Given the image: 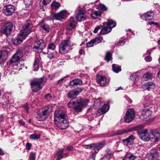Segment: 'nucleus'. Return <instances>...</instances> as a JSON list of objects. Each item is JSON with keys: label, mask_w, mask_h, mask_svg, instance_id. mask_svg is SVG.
<instances>
[{"label": "nucleus", "mask_w": 160, "mask_h": 160, "mask_svg": "<svg viewBox=\"0 0 160 160\" xmlns=\"http://www.w3.org/2000/svg\"><path fill=\"white\" fill-rule=\"evenodd\" d=\"M54 121L57 126L61 129H64L68 126L67 114L63 111H55Z\"/></svg>", "instance_id": "1"}, {"label": "nucleus", "mask_w": 160, "mask_h": 160, "mask_svg": "<svg viewBox=\"0 0 160 160\" xmlns=\"http://www.w3.org/2000/svg\"><path fill=\"white\" fill-rule=\"evenodd\" d=\"M147 132V129H142L138 132L139 137L144 142H148L151 139H153L155 142L158 141L160 138V130H153L151 135Z\"/></svg>", "instance_id": "2"}, {"label": "nucleus", "mask_w": 160, "mask_h": 160, "mask_svg": "<svg viewBox=\"0 0 160 160\" xmlns=\"http://www.w3.org/2000/svg\"><path fill=\"white\" fill-rule=\"evenodd\" d=\"M76 97L74 98L68 103V106L69 108H72L74 110H82L86 107L89 102L88 99H77Z\"/></svg>", "instance_id": "3"}, {"label": "nucleus", "mask_w": 160, "mask_h": 160, "mask_svg": "<svg viewBox=\"0 0 160 160\" xmlns=\"http://www.w3.org/2000/svg\"><path fill=\"white\" fill-rule=\"evenodd\" d=\"M103 28L102 25L96 27L93 31V33H97L98 31L102 28L100 32V34L101 35L107 34L110 32L111 31L112 28L116 26V23L115 22L110 20L106 23H103Z\"/></svg>", "instance_id": "4"}, {"label": "nucleus", "mask_w": 160, "mask_h": 160, "mask_svg": "<svg viewBox=\"0 0 160 160\" xmlns=\"http://www.w3.org/2000/svg\"><path fill=\"white\" fill-rule=\"evenodd\" d=\"M72 46L69 38L61 41L59 45V52L62 55L67 53Z\"/></svg>", "instance_id": "5"}, {"label": "nucleus", "mask_w": 160, "mask_h": 160, "mask_svg": "<svg viewBox=\"0 0 160 160\" xmlns=\"http://www.w3.org/2000/svg\"><path fill=\"white\" fill-rule=\"evenodd\" d=\"M32 25L30 23H27L23 27L22 29L20 32V35L23 38L26 37L32 32Z\"/></svg>", "instance_id": "6"}, {"label": "nucleus", "mask_w": 160, "mask_h": 160, "mask_svg": "<svg viewBox=\"0 0 160 160\" xmlns=\"http://www.w3.org/2000/svg\"><path fill=\"white\" fill-rule=\"evenodd\" d=\"M43 82V79L41 78L31 81V85L33 88V91L37 92L42 88L41 85Z\"/></svg>", "instance_id": "7"}, {"label": "nucleus", "mask_w": 160, "mask_h": 160, "mask_svg": "<svg viewBox=\"0 0 160 160\" xmlns=\"http://www.w3.org/2000/svg\"><path fill=\"white\" fill-rule=\"evenodd\" d=\"M67 12L64 10L58 13L52 14L51 15V18L52 20H57L62 21L67 16Z\"/></svg>", "instance_id": "8"}, {"label": "nucleus", "mask_w": 160, "mask_h": 160, "mask_svg": "<svg viewBox=\"0 0 160 160\" xmlns=\"http://www.w3.org/2000/svg\"><path fill=\"white\" fill-rule=\"evenodd\" d=\"M13 24L11 22H8L5 24L2 28V32L6 35L10 34L12 29Z\"/></svg>", "instance_id": "9"}, {"label": "nucleus", "mask_w": 160, "mask_h": 160, "mask_svg": "<svg viewBox=\"0 0 160 160\" xmlns=\"http://www.w3.org/2000/svg\"><path fill=\"white\" fill-rule=\"evenodd\" d=\"M49 111H39L37 118L39 121L45 120L50 114Z\"/></svg>", "instance_id": "10"}, {"label": "nucleus", "mask_w": 160, "mask_h": 160, "mask_svg": "<svg viewBox=\"0 0 160 160\" xmlns=\"http://www.w3.org/2000/svg\"><path fill=\"white\" fill-rule=\"evenodd\" d=\"M135 112L134 111H127L125 117V120L126 122L129 123L134 118Z\"/></svg>", "instance_id": "11"}, {"label": "nucleus", "mask_w": 160, "mask_h": 160, "mask_svg": "<svg viewBox=\"0 0 160 160\" xmlns=\"http://www.w3.org/2000/svg\"><path fill=\"white\" fill-rule=\"evenodd\" d=\"M15 10L14 6L9 5L4 7L3 12L5 15L9 16L12 15L14 12Z\"/></svg>", "instance_id": "12"}, {"label": "nucleus", "mask_w": 160, "mask_h": 160, "mask_svg": "<svg viewBox=\"0 0 160 160\" xmlns=\"http://www.w3.org/2000/svg\"><path fill=\"white\" fill-rule=\"evenodd\" d=\"M46 47V44L42 39L37 41L35 43L33 49H38V51H42Z\"/></svg>", "instance_id": "13"}, {"label": "nucleus", "mask_w": 160, "mask_h": 160, "mask_svg": "<svg viewBox=\"0 0 160 160\" xmlns=\"http://www.w3.org/2000/svg\"><path fill=\"white\" fill-rule=\"evenodd\" d=\"M105 141H102L100 143L93 144L92 149L94 150V151L92 152L93 154L94 153H97L99 150L102 148L105 145Z\"/></svg>", "instance_id": "14"}, {"label": "nucleus", "mask_w": 160, "mask_h": 160, "mask_svg": "<svg viewBox=\"0 0 160 160\" xmlns=\"http://www.w3.org/2000/svg\"><path fill=\"white\" fill-rule=\"evenodd\" d=\"M23 55L22 51L19 50L14 54L11 59L10 61L12 63L18 62Z\"/></svg>", "instance_id": "15"}, {"label": "nucleus", "mask_w": 160, "mask_h": 160, "mask_svg": "<svg viewBox=\"0 0 160 160\" xmlns=\"http://www.w3.org/2000/svg\"><path fill=\"white\" fill-rule=\"evenodd\" d=\"M68 24L67 25L66 29L67 30H71L73 29L76 26L77 22L75 19L73 17H71L68 21Z\"/></svg>", "instance_id": "16"}, {"label": "nucleus", "mask_w": 160, "mask_h": 160, "mask_svg": "<svg viewBox=\"0 0 160 160\" xmlns=\"http://www.w3.org/2000/svg\"><path fill=\"white\" fill-rule=\"evenodd\" d=\"M97 81L98 83H99L101 86H103L107 83L106 78L105 76L100 75L97 77Z\"/></svg>", "instance_id": "17"}, {"label": "nucleus", "mask_w": 160, "mask_h": 160, "mask_svg": "<svg viewBox=\"0 0 160 160\" xmlns=\"http://www.w3.org/2000/svg\"><path fill=\"white\" fill-rule=\"evenodd\" d=\"M76 18L77 20L79 22L84 21L86 20V17L85 11L82 10H79L76 16Z\"/></svg>", "instance_id": "18"}, {"label": "nucleus", "mask_w": 160, "mask_h": 160, "mask_svg": "<svg viewBox=\"0 0 160 160\" xmlns=\"http://www.w3.org/2000/svg\"><path fill=\"white\" fill-rule=\"evenodd\" d=\"M143 128V126L142 125H139L137 126L133 127L130 128L126 130L122 131V132L124 133H127L128 132H132L134 131H140Z\"/></svg>", "instance_id": "19"}, {"label": "nucleus", "mask_w": 160, "mask_h": 160, "mask_svg": "<svg viewBox=\"0 0 160 160\" xmlns=\"http://www.w3.org/2000/svg\"><path fill=\"white\" fill-rule=\"evenodd\" d=\"M153 13L151 12H147L141 16V18L144 20H149L153 18Z\"/></svg>", "instance_id": "20"}, {"label": "nucleus", "mask_w": 160, "mask_h": 160, "mask_svg": "<svg viewBox=\"0 0 160 160\" xmlns=\"http://www.w3.org/2000/svg\"><path fill=\"white\" fill-rule=\"evenodd\" d=\"M135 138L133 135H130L127 138L123 140V142L127 146L131 145L133 142Z\"/></svg>", "instance_id": "21"}, {"label": "nucleus", "mask_w": 160, "mask_h": 160, "mask_svg": "<svg viewBox=\"0 0 160 160\" xmlns=\"http://www.w3.org/2000/svg\"><path fill=\"white\" fill-rule=\"evenodd\" d=\"M142 87L145 90L149 91L155 87V84L152 82H149L144 84Z\"/></svg>", "instance_id": "22"}, {"label": "nucleus", "mask_w": 160, "mask_h": 160, "mask_svg": "<svg viewBox=\"0 0 160 160\" xmlns=\"http://www.w3.org/2000/svg\"><path fill=\"white\" fill-rule=\"evenodd\" d=\"M150 157L152 158V159L149 160H156L158 157L159 154L158 151L155 150H152L151 151Z\"/></svg>", "instance_id": "23"}, {"label": "nucleus", "mask_w": 160, "mask_h": 160, "mask_svg": "<svg viewBox=\"0 0 160 160\" xmlns=\"http://www.w3.org/2000/svg\"><path fill=\"white\" fill-rule=\"evenodd\" d=\"M82 84V81L78 78L73 80L69 82V84L71 86H74L78 85H81Z\"/></svg>", "instance_id": "24"}, {"label": "nucleus", "mask_w": 160, "mask_h": 160, "mask_svg": "<svg viewBox=\"0 0 160 160\" xmlns=\"http://www.w3.org/2000/svg\"><path fill=\"white\" fill-rule=\"evenodd\" d=\"M23 38L20 35V37H17L15 39H12V43L16 45H17L21 43L22 41Z\"/></svg>", "instance_id": "25"}, {"label": "nucleus", "mask_w": 160, "mask_h": 160, "mask_svg": "<svg viewBox=\"0 0 160 160\" xmlns=\"http://www.w3.org/2000/svg\"><path fill=\"white\" fill-rule=\"evenodd\" d=\"M40 58L39 56H36L33 64V67L34 69L37 70L39 68V64L40 62Z\"/></svg>", "instance_id": "26"}, {"label": "nucleus", "mask_w": 160, "mask_h": 160, "mask_svg": "<svg viewBox=\"0 0 160 160\" xmlns=\"http://www.w3.org/2000/svg\"><path fill=\"white\" fill-rule=\"evenodd\" d=\"M102 12L100 11H95L91 13V16L93 19H96L99 18L101 15Z\"/></svg>", "instance_id": "27"}, {"label": "nucleus", "mask_w": 160, "mask_h": 160, "mask_svg": "<svg viewBox=\"0 0 160 160\" xmlns=\"http://www.w3.org/2000/svg\"><path fill=\"white\" fill-rule=\"evenodd\" d=\"M152 111H142V116L144 118H148L152 114Z\"/></svg>", "instance_id": "28"}, {"label": "nucleus", "mask_w": 160, "mask_h": 160, "mask_svg": "<svg viewBox=\"0 0 160 160\" xmlns=\"http://www.w3.org/2000/svg\"><path fill=\"white\" fill-rule=\"evenodd\" d=\"M22 61H20L19 62H18L14 66V68H16L15 70L17 71H19L22 69V67H24V65L22 64Z\"/></svg>", "instance_id": "29"}, {"label": "nucleus", "mask_w": 160, "mask_h": 160, "mask_svg": "<svg viewBox=\"0 0 160 160\" xmlns=\"http://www.w3.org/2000/svg\"><path fill=\"white\" fill-rule=\"evenodd\" d=\"M63 152V149L59 150L57 153V154L55 156L58 157V158L56 160H60L63 158L62 153Z\"/></svg>", "instance_id": "30"}, {"label": "nucleus", "mask_w": 160, "mask_h": 160, "mask_svg": "<svg viewBox=\"0 0 160 160\" xmlns=\"http://www.w3.org/2000/svg\"><path fill=\"white\" fill-rule=\"evenodd\" d=\"M112 69L113 71L116 73L118 72L121 70L120 66L115 64H113L112 65Z\"/></svg>", "instance_id": "31"}, {"label": "nucleus", "mask_w": 160, "mask_h": 160, "mask_svg": "<svg viewBox=\"0 0 160 160\" xmlns=\"http://www.w3.org/2000/svg\"><path fill=\"white\" fill-rule=\"evenodd\" d=\"M8 56V53L5 50L0 51V59H5Z\"/></svg>", "instance_id": "32"}, {"label": "nucleus", "mask_w": 160, "mask_h": 160, "mask_svg": "<svg viewBox=\"0 0 160 160\" xmlns=\"http://www.w3.org/2000/svg\"><path fill=\"white\" fill-rule=\"evenodd\" d=\"M56 106V105L51 104L48 105L44 107L43 108V110H52L54 109V108Z\"/></svg>", "instance_id": "33"}, {"label": "nucleus", "mask_w": 160, "mask_h": 160, "mask_svg": "<svg viewBox=\"0 0 160 160\" xmlns=\"http://www.w3.org/2000/svg\"><path fill=\"white\" fill-rule=\"evenodd\" d=\"M2 107L4 110L11 109V105L8 101L4 102L2 105Z\"/></svg>", "instance_id": "34"}, {"label": "nucleus", "mask_w": 160, "mask_h": 160, "mask_svg": "<svg viewBox=\"0 0 160 160\" xmlns=\"http://www.w3.org/2000/svg\"><path fill=\"white\" fill-rule=\"evenodd\" d=\"M60 4L56 2H53L51 4L52 8L53 9H57L60 6Z\"/></svg>", "instance_id": "35"}, {"label": "nucleus", "mask_w": 160, "mask_h": 160, "mask_svg": "<svg viewBox=\"0 0 160 160\" xmlns=\"http://www.w3.org/2000/svg\"><path fill=\"white\" fill-rule=\"evenodd\" d=\"M51 1V0H42V1H41L40 2V5L41 8L42 9L43 8V6H42V7L41 8V4H42L45 6L47 5V4H49Z\"/></svg>", "instance_id": "36"}, {"label": "nucleus", "mask_w": 160, "mask_h": 160, "mask_svg": "<svg viewBox=\"0 0 160 160\" xmlns=\"http://www.w3.org/2000/svg\"><path fill=\"white\" fill-rule=\"evenodd\" d=\"M102 39V38L101 37H98L92 39L94 45L99 43Z\"/></svg>", "instance_id": "37"}, {"label": "nucleus", "mask_w": 160, "mask_h": 160, "mask_svg": "<svg viewBox=\"0 0 160 160\" xmlns=\"http://www.w3.org/2000/svg\"><path fill=\"white\" fill-rule=\"evenodd\" d=\"M40 136L39 135L36 134H33L30 135V138L32 139H38L40 138Z\"/></svg>", "instance_id": "38"}, {"label": "nucleus", "mask_w": 160, "mask_h": 160, "mask_svg": "<svg viewBox=\"0 0 160 160\" xmlns=\"http://www.w3.org/2000/svg\"><path fill=\"white\" fill-rule=\"evenodd\" d=\"M41 27L44 30L48 32L50 28L49 26L46 24H43L41 25Z\"/></svg>", "instance_id": "39"}, {"label": "nucleus", "mask_w": 160, "mask_h": 160, "mask_svg": "<svg viewBox=\"0 0 160 160\" xmlns=\"http://www.w3.org/2000/svg\"><path fill=\"white\" fill-rule=\"evenodd\" d=\"M98 8L99 10H102L103 11H105L107 10V8L103 4H100L98 7Z\"/></svg>", "instance_id": "40"}, {"label": "nucleus", "mask_w": 160, "mask_h": 160, "mask_svg": "<svg viewBox=\"0 0 160 160\" xmlns=\"http://www.w3.org/2000/svg\"><path fill=\"white\" fill-rule=\"evenodd\" d=\"M138 75H137L136 73L132 75L130 77V79L132 80L134 82H135L136 80L138 79Z\"/></svg>", "instance_id": "41"}, {"label": "nucleus", "mask_w": 160, "mask_h": 160, "mask_svg": "<svg viewBox=\"0 0 160 160\" xmlns=\"http://www.w3.org/2000/svg\"><path fill=\"white\" fill-rule=\"evenodd\" d=\"M125 156L127 157V158L129 160H133L136 158V157L131 154H128Z\"/></svg>", "instance_id": "42"}, {"label": "nucleus", "mask_w": 160, "mask_h": 160, "mask_svg": "<svg viewBox=\"0 0 160 160\" xmlns=\"http://www.w3.org/2000/svg\"><path fill=\"white\" fill-rule=\"evenodd\" d=\"M112 58L111 53L109 52H108L106 53L105 59L108 62Z\"/></svg>", "instance_id": "43"}, {"label": "nucleus", "mask_w": 160, "mask_h": 160, "mask_svg": "<svg viewBox=\"0 0 160 160\" xmlns=\"http://www.w3.org/2000/svg\"><path fill=\"white\" fill-rule=\"evenodd\" d=\"M36 153L33 152L30 153L29 155V158L30 160H35Z\"/></svg>", "instance_id": "44"}, {"label": "nucleus", "mask_w": 160, "mask_h": 160, "mask_svg": "<svg viewBox=\"0 0 160 160\" xmlns=\"http://www.w3.org/2000/svg\"><path fill=\"white\" fill-rule=\"evenodd\" d=\"M109 105L108 103L104 104L101 108V110H109Z\"/></svg>", "instance_id": "45"}, {"label": "nucleus", "mask_w": 160, "mask_h": 160, "mask_svg": "<svg viewBox=\"0 0 160 160\" xmlns=\"http://www.w3.org/2000/svg\"><path fill=\"white\" fill-rule=\"evenodd\" d=\"M143 77L146 79H150L151 78V74L149 73H147L144 74Z\"/></svg>", "instance_id": "46"}, {"label": "nucleus", "mask_w": 160, "mask_h": 160, "mask_svg": "<svg viewBox=\"0 0 160 160\" xmlns=\"http://www.w3.org/2000/svg\"><path fill=\"white\" fill-rule=\"evenodd\" d=\"M107 111H97L96 112V115L98 116H100L106 113Z\"/></svg>", "instance_id": "47"}, {"label": "nucleus", "mask_w": 160, "mask_h": 160, "mask_svg": "<svg viewBox=\"0 0 160 160\" xmlns=\"http://www.w3.org/2000/svg\"><path fill=\"white\" fill-rule=\"evenodd\" d=\"M123 134V132H122L121 131H118L117 132H115L114 133L109 136V137H112L114 136L118 135H121Z\"/></svg>", "instance_id": "48"}, {"label": "nucleus", "mask_w": 160, "mask_h": 160, "mask_svg": "<svg viewBox=\"0 0 160 160\" xmlns=\"http://www.w3.org/2000/svg\"><path fill=\"white\" fill-rule=\"evenodd\" d=\"M53 98V97L50 94H46L44 97V99H47L48 101H50Z\"/></svg>", "instance_id": "49"}, {"label": "nucleus", "mask_w": 160, "mask_h": 160, "mask_svg": "<svg viewBox=\"0 0 160 160\" xmlns=\"http://www.w3.org/2000/svg\"><path fill=\"white\" fill-rule=\"evenodd\" d=\"M24 2L27 6L31 5L32 3V0H24Z\"/></svg>", "instance_id": "50"}, {"label": "nucleus", "mask_w": 160, "mask_h": 160, "mask_svg": "<svg viewBox=\"0 0 160 160\" xmlns=\"http://www.w3.org/2000/svg\"><path fill=\"white\" fill-rule=\"evenodd\" d=\"M74 96H75V95H74L73 90H72L70 91L68 94V97L70 98H72Z\"/></svg>", "instance_id": "51"}, {"label": "nucleus", "mask_w": 160, "mask_h": 160, "mask_svg": "<svg viewBox=\"0 0 160 160\" xmlns=\"http://www.w3.org/2000/svg\"><path fill=\"white\" fill-rule=\"evenodd\" d=\"M94 45V43L92 39L87 43V46L88 47L93 46Z\"/></svg>", "instance_id": "52"}, {"label": "nucleus", "mask_w": 160, "mask_h": 160, "mask_svg": "<svg viewBox=\"0 0 160 160\" xmlns=\"http://www.w3.org/2000/svg\"><path fill=\"white\" fill-rule=\"evenodd\" d=\"M120 142H117L116 143V146L117 147V149L118 151H121L122 150V148L119 147V146H120Z\"/></svg>", "instance_id": "53"}, {"label": "nucleus", "mask_w": 160, "mask_h": 160, "mask_svg": "<svg viewBox=\"0 0 160 160\" xmlns=\"http://www.w3.org/2000/svg\"><path fill=\"white\" fill-rule=\"evenodd\" d=\"M48 48L49 49L53 50L55 48V46L53 43H51L49 45Z\"/></svg>", "instance_id": "54"}, {"label": "nucleus", "mask_w": 160, "mask_h": 160, "mask_svg": "<svg viewBox=\"0 0 160 160\" xmlns=\"http://www.w3.org/2000/svg\"><path fill=\"white\" fill-rule=\"evenodd\" d=\"M82 91V89L81 88L79 89V90H73L74 95H75V96L78 95Z\"/></svg>", "instance_id": "55"}, {"label": "nucleus", "mask_w": 160, "mask_h": 160, "mask_svg": "<svg viewBox=\"0 0 160 160\" xmlns=\"http://www.w3.org/2000/svg\"><path fill=\"white\" fill-rule=\"evenodd\" d=\"M16 68H14V67L13 68V70L11 71L9 73V74L11 75H13L14 74H16L18 73V71H17L15 70Z\"/></svg>", "instance_id": "56"}, {"label": "nucleus", "mask_w": 160, "mask_h": 160, "mask_svg": "<svg viewBox=\"0 0 160 160\" xmlns=\"http://www.w3.org/2000/svg\"><path fill=\"white\" fill-rule=\"evenodd\" d=\"M31 147H32L31 144L29 143H26V148L27 150H29L30 149V148Z\"/></svg>", "instance_id": "57"}, {"label": "nucleus", "mask_w": 160, "mask_h": 160, "mask_svg": "<svg viewBox=\"0 0 160 160\" xmlns=\"http://www.w3.org/2000/svg\"><path fill=\"white\" fill-rule=\"evenodd\" d=\"M93 144H89V145H84V147L86 148H92V147Z\"/></svg>", "instance_id": "58"}, {"label": "nucleus", "mask_w": 160, "mask_h": 160, "mask_svg": "<svg viewBox=\"0 0 160 160\" xmlns=\"http://www.w3.org/2000/svg\"><path fill=\"white\" fill-rule=\"evenodd\" d=\"M145 60L147 62H150L152 60V58L150 56H147L145 58Z\"/></svg>", "instance_id": "59"}, {"label": "nucleus", "mask_w": 160, "mask_h": 160, "mask_svg": "<svg viewBox=\"0 0 160 160\" xmlns=\"http://www.w3.org/2000/svg\"><path fill=\"white\" fill-rule=\"evenodd\" d=\"M125 42L123 41H121L117 43L118 46H122L124 45Z\"/></svg>", "instance_id": "60"}, {"label": "nucleus", "mask_w": 160, "mask_h": 160, "mask_svg": "<svg viewBox=\"0 0 160 160\" xmlns=\"http://www.w3.org/2000/svg\"><path fill=\"white\" fill-rule=\"evenodd\" d=\"M69 77V75H67L66 76H65L64 77V78H62V79H60L58 81V83H59L61 82H62V81L63 80H64V78H66L67 77Z\"/></svg>", "instance_id": "61"}, {"label": "nucleus", "mask_w": 160, "mask_h": 160, "mask_svg": "<svg viewBox=\"0 0 160 160\" xmlns=\"http://www.w3.org/2000/svg\"><path fill=\"white\" fill-rule=\"evenodd\" d=\"M23 108L26 110H28L29 109L27 103L25 104L23 106Z\"/></svg>", "instance_id": "62"}, {"label": "nucleus", "mask_w": 160, "mask_h": 160, "mask_svg": "<svg viewBox=\"0 0 160 160\" xmlns=\"http://www.w3.org/2000/svg\"><path fill=\"white\" fill-rule=\"evenodd\" d=\"M148 24L150 25H152V24H154L155 25H158V24L157 23L155 22H153V21H151V22H148Z\"/></svg>", "instance_id": "63"}, {"label": "nucleus", "mask_w": 160, "mask_h": 160, "mask_svg": "<svg viewBox=\"0 0 160 160\" xmlns=\"http://www.w3.org/2000/svg\"><path fill=\"white\" fill-rule=\"evenodd\" d=\"M48 57L50 59H51L54 58L53 55L52 54H48Z\"/></svg>", "instance_id": "64"}]
</instances>
